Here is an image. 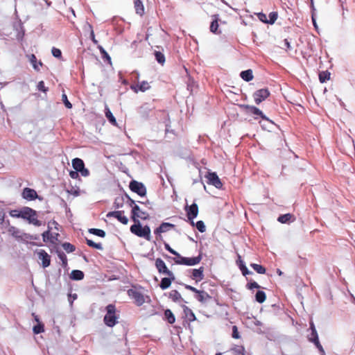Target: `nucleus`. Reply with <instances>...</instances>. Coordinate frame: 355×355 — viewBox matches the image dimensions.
<instances>
[{
	"label": "nucleus",
	"instance_id": "31",
	"mask_svg": "<svg viewBox=\"0 0 355 355\" xmlns=\"http://www.w3.org/2000/svg\"><path fill=\"white\" fill-rule=\"evenodd\" d=\"M84 277V273L81 270H74L71 273V278L73 280H81Z\"/></svg>",
	"mask_w": 355,
	"mask_h": 355
},
{
	"label": "nucleus",
	"instance_id": "52",
	"mask_svg": "<svg viewBox=\"0 0 355 355\" xmlns=\"http://www.w3.org/2000/svg\"><path fill=\"white\" fill-rule=\"evenodd\" d=\"M313 343L315 345V346L317 347V349H318V350L320 352L322 355H325L324 349H323L322 346L321 345L319 340H317V341H315Z\"/></svg>",
	"mask_w": 355,
	"mask_h": 355
},
{
	"label": "nucleus",
	"instance_id": "18",
	"mask_svg": "<svg viewBox=\"0 0 355 355\" xmlns=\"http://www.w3.org/2000/svg\"><path fill=\"white\" fill-rule=\"evenodd\" d=\"M22 196L26 200H33L37 198V194L34 189L30 188H25L23 190Z\"/></svg>",
	"mask_w": 355,
	"mask_h": 355
},
{
	"label": "nucleus",
	"instance_id": "34",
	"mask_svg": "<svg viewBox=\"0 0 355 355\" xmlns=\"http://www.w3.org/2000/svg\"><path fill=\"white\" fill-rule=\"evenodd\" d=\"M10 216L13 218H23L24 207L21 209H13L10 211Z\"/></svg>",
	"mask_w": 355,
	"mask_h": 355
},
{
	"label": "nucleus",
	"instance_id": "53",
	"mask_svg": "<svg viewBox=\"0 0 355 355\" xmlns=\"http://www.w3.org/2000/svg\"><path fill=\"white\" fill-rule=\"evenodd\" d=\"M234 351L236 355H241L245 353V348L243 346H239L234 349Z\"/></svg>",
	"mask_w": 355,
	"mask_h": 355
},
{
	"label": "nucleus",
	"instance_id": "19",
	"mask_svg": "<svg viewBox=\"0 0 355 355\" xmlns=\"http://www.w3.org/2000/svg\"><path fill=\"white\" fill-rule=\"evenodd\" d=\"M196 299L201 303H206L211 297L205 291L198 290L195 295Z\"/></svg>",
	"mask_w": 355,
	"mask_h": 355
},
{
	"label": "nucleus",
	"instance_id": "12",
	"mask_svg": "<svg viewBox=\"0 0 355 355\" xmlns=\"http://www.w3.org/2000/svg\"><path fill=\"white\" fill-rule=\"evenodd\" d=\"M184 315L182 316L183 318V325L186 326L187 323L188 325H189V323L191 322L195 321L196 320V315L193 313V312L189 309L188 307L184 306Z\"/></svg>",
	"mask_w": 355,
	"mask_h": 355
},
{
	"label": "nucleus",
	"instance_id": "28",
	"mask_svg": "<svg viewBox=\"0 0 355 355\" xmlns=\"http://www.w3.org/2000/svg\"><path fill=\"white\" fill-rule=\"evenodd\" d=\"M181 73H182L183 72H184L187 76V78H188V81H187V89L189 90H191V92H193V87L194 85V81L193 80H192L190 76H189L188 74V72H187V68L183 66L182 67V69L180 70V71Z\"/></svg>",
	"mask_w": 355,
	"mask_h": 355
},
{
	"label": "nucleus",
	"instance_id": "21",
	"mask_svg": "<svg viewBox=\"0 0 355 355\" xmlns=\"http://www.w3.org/2000/svg\"><path fill=\"white\" fill-rule=\"evenodd\" d=\"M237 266H239L240 270L241 271L243 276H246L247 275L252 274V271H250L245 266V262L241 259V257L239 256V259L236 261Z\"/></svg>",
	"mask_w": 355,
	"mask_h": 355
},
{
	"label": "nucleus",
	"instance_id": "56",
	"mask_svg": "<svg viewBox=\"0 0 355 355\" xmlns=\"http://www.w3.org/2000/svg\"><path fill=\"white\" fill-rule=\"evenodd\" d=\"M69 176L72 179H77L78 178L79 175H78V173L75 170L74 171H71L69 172Z\"/></svg>",
	"mask_w": 355,
	"mask_h": 355
},
{
	"label": "nucleus",
	"instance_id": "6",
	"mask_svg": "<svg viewBox=\"0 0 355 355\" xmlns=\"http://www.w3.org/2000/svg\"><path fill=\"white\" fill-rule=\"evenodd\" d=\"M72 166L78 173L83 177H87L89 175V171L85 167L83 161L80 158H74L72 159Z\"/></svg>",
	"mask_w": 355,
	"mask_h": 355
},
{
	"label": "nucleus",
	"instance_id": "15",
	"mask_svg": "<svg viewBox=\"0 0 355 355\" xmlns=\"http://www.w3.org/2000/svg\"><path fill=\"white\" fill-rule=\"evenodd\" d=\"M155 266L159 272L166 274L169 277H172V279H174L173 273L167 269L165 263L162 259H156Z\"/></svg>",
	"mask_w": 355,
	"mask_h": 355
},
{
	"label": "nucleus",
	"instance_id": "37",
	"mask_svg": "<svg viewBox=\"0 0 355 355\" xmlns=\"http://www.w3.org/2000/svg\"><path fill=\"white\" fill-rule=\"evenodd\" d=\"M164 315L169 323H173L175 322V318L174 315L173 314V313L170 310H168V309L166 310L165 313H164Z\"/></svg>",
	"mask_w": 355,
	"mask_h": 355
},
{
	"label": "nucleus",
	"instance_id": "35",
	"mask_svg": "<svg viewBox=\"0 0 355 355\" xmlns=\"http://www.w3.org/2000/svg\"><path fill=\"white\" fill-rule=\"evenodd\" d=\"M330 78V73L327 71H322L319 73L320 82L323 83H325Z\"/></svg>",
	"mask_w": 355,
	"mask_h": 355
},
{
	"label": "nucleus",
	"instance_id": "44",
	"mask_svg": "<svg viewBox=\"0 0 355 355\" xmlns=\"http://www.w3.org/2000/svg\"><path fill=\"white\" fill-rule=\"evenodd\" d=\"M62 247L67 252H72L75 250L74 246L69 243H63Z\"/></svg>",
	"mask_w": 355,
	"mask_h": 355
},
{
	"label": "nucleus",
	"instance_id": "60",
	"mask_svg": "<svg viewBox=\"0 0 355 355\" xmlns=\"http://www.w3.org/2000/svg\"><path fill=\"white\" fill-rule=\"evenodd\" d=\"M311 18H312V22H313V26L315 27V28H318V25H317V23H316V20L314 17V15H313V12L312 13V16H311Z\"/></svg>",
	"mask_w": 355,
	"mask_h": 355
},
{
	"label": "nucleus",
	"instance_id": "16",
	"mask_svg": "<svg viewBox=\"0 0 355 355\" xmlns=\"http://www.w3.org/2000/svg\"><path fill=\"white\" fill-rule=\"evenodd\" d=\"M107 218L114 217L124 225H126L128 222V218L125 216H124L123 213L121 211H115L109 212L107 214Z\"/></svg>",
	"mask_w": 355,
	"mask_h": 355
},
{
	"label": "nucleus",
	"instance_id": "25",
	"mask_svg": "<svg viewBox=\"0 0 355 355\" xmlns=\"http://www.w3.org/2000/svg\"><path fill=\"white\" fill-rule=\"evenodd\" d=\"M105 114L106 118L107 119V120L110 121V123H112L114 126H117L116 120L107 105L105 106Z\"/></svg>",
	"mask_w": 355,
	"mask_h": 355
},
{
	"label": "nucleus",
	"instance_id": "22",
	"mask_svg": "<svg viewBox=\"0 0 355 355\" xmlns=\"http://www.w3.org/2000/svg\"><path fill=\"white\" fill-rule=\"evenodd\" d=\"M28 60L31 63L33 68L36 71H40V67L42 65L41 61H37L36 56L34 54L27 55Z\"/></svg>",
	"mask_w": 355,
	"mask_h": 355
},
{
	"label": "nucleus",
	"instance_id": "63",
	"mask_svg": "<svg viewBox=\"0 0 355 355\" xmlns=\"http://www.w3.org/2000/svg\"><path fill=\"white\" fill-rule=\"evenodd\" d=\"M254 324L256 325V326H261L262 325V322L259 320H256L254 322Z\"/></svg>",
	"mask_w": 355,
	"mask_h": 355
},
{
	"label": "nucleus",
	"instance_id": "17",
	"mask_svg": "<svg viewBox=\"0 0 355 355\" xmlns=\"http://www.w3.org/2000/svg\"><path fill=\"white\" fill-rule=\"evenodd\" d=\"M150 85L147 81H142L137 85H130V89L135 93H138L139 91L144 92L150 89Z\"/></svg>",
	"mask_w": 355,
	"mask_h": 355
},
{
	"label": "nucleus",
	"instance_id": "36",
	"mask_svg": "<svg viewBox=\"0 0 355 355\" xmlns=\"http://www.w3.org/2000/svg\"><path fill=\"white\" fill-rule=\"evenodd\" d=\"M196 229L201 233H203L206 231V227L202 220H198L196 223H194V226Z\"/></svg>",
	"mask_w": 355,
	"mask_h": 355
},
{
	"label": "nucleus",
	"instance_id": "24",
	"mask_svg": "<svg viewBox=\"0 0 355 355\" xmlns=\"http://www.w3.org/2000/svg\"><path fill=\"white\" fill-rule=\"evenodd\" d=\"M134 6L136 13L142 16L145 12V9L143 3L141 0H134Z\"/></svg>",
	"mask_w": 355,
	"mask_h": 355
},
{
	"label": "nucleus",
	"instance_id": "26",
	"mask_svg": "<svg viewBox=\"0 0 355 355\" xmlns=\"http://www.w3.org/2000/svg\"><path fill=\"white\" fill-rule=\"evenodd\" d=\"M174 225L168 223H162L158 228H157L155 231V234H161L163 232H166L171 230Z\"/></svg>",
	"mask_w": 355,
	"mask_h": 355
},
{
	"label": "nucleus",
	"instance_id": "33",
	"mask_svg": "<svg viewBox=\"0 0 355 355\" xmlns=\"http://www.w3.org/2000/svg\"><path fill=\"white\" fill-rule=\"evenodd\" d=\"M250 267L252 268L259 274H265L266 273V270L261 265L252 263L250 264Z\"/></svg>",
	"mask_w": 355,
	"mask_h": 355
},
{
	"label": "nucleus",
	"instance_id": "55",
	"mask_svg": "<svg viewBox=\"0 0 355 355\" xmlns=\"http://www.w3.org/2000/svg\"><path fill=\"white\" fill-rule=\"evenodd\" d=\"M170 297L173 300V302H176L178 300V291H172L170 293Z\"/></svg>",
	"mask_w": 355,
	"mask_h": 355
},
{
	"label": "nucleus",
	"instance_id": "11",
	"mask_svg": "<svg viewBox=\"0 0 355 355\" xmlns=\"http://www.w3.org/2000/svg\"><path fill=\"white\" fill-rule=\"evenodd\" d=\"M131 204L130 205L132 207V217L134 220H135L136 218H141V219H146L148 216V214L144 211L140 209V207L135 204V201L132 200H130Z\"/></svg>",
	"mask_w": 355,
	"mask_h": 355
},
{
	"label": "nucleus",
	"instance_id": "48",
	"mask_svg": "<svg viewBox=\"0 0 355 355\" xmlns=\"http://www.w3.org/2000/svg\"><path fill=\"white\" fill-rule=\"evenodd\" d=\"M232 338L235 339H239L240 338V334L238 330V328L236 326L234 325L232 327Z\"/></svg>",
	"mask_w": 355,
	"mask_h": 355
},
{
	"label": "nucleus",
	"instance_id": "23",
	"mask_svg": "<svg viewBox=\"0 0 355 355\" xmlns=\"http://www.w3.org/2000/svg\"><path fill=\"white\" fill-rule=\"evenodd\" d=\"M212 17H213V19H212V21L211 22L210 27H209L210 31L214 34H217L218 33V27H219L218 15H214L212 16Z\"/></svg>",
	"mask_w": 355,
	"mask_h": 355
},
{
	"label": "nucleus",
	"instance_id": "38",
	"mask_svg": "<svg viewBox=\"0 0 355 355\" xmlns=\"http://www.w3.org/2000/svg\"><path fill=\"white\" fill-rule=\"evenodd\" d=\"M278 17V14L277 12H271L268 18L267 24H273L275 21L277 20Z\"/></svg>",
	"mask_w": 355,
	"mask_h": 355
},
{
	"label": "nucleus",
	"instance_id": "1",
	"mask_svg": "<svg viewBox=\"0 0 355 355\" xmlns=\"http://www.w3.org/2000/svg\"><path fill=\"white\" fill-rule=\"evenodd\" d=\"M106 314L104 316L105 324L110 327H114L118 322V317L116 314V308L113 304H109L106 306Z\"/></svg>",
	"mask_w": 355,
	"mask_h": 355
},
{
	"label": "nucleus",
	"instance_id": "40",
	"mask_svg": "<svg viewBox=\"0 0 355 355\" xmlns=\"http://www.w3.org/2000/svg\"><path fill=\"white\" fill-rule=\"evenodd\" d=\"M309 340L311 343H314V342L317 341V340H319L318 334V332H317L315 328L313 329V331L311 333Z\"/></svg>",
	"mask_w": 355,
	"mask_h": 355
},
{
	"label": "nucleus",
	"instance_id": "13",
	"mask_svg": "<svg viewBox=\"0 0 355 355\" xmlns=\"http://www.w3.org/2000/svg\"><path fill=\"white\" fill-rule=\"evenodd\" d=\"M38 259L42 261L43 268H46L50 265L51 258L48 253L44 250H40L36 252Z\"/></svg>",
	"mask_w": 355,
	"mask_h": 355
},
{
	"label": "nucleus",
	"instance_id": "5",
	"mask_svg": "<svg viewBox=\"0 0 355 355\" xmlns=\"http://www.w3.org/2000/svg\"><path fill=\"white\" fill-rule=\"evenodd\" d=\"M185 211L190 225L191 226H194L193 219L196 218L198 214V205L196 202H193L191 205H187L185 207Z\"/></svg>",
	"mask_w": 355,
	"mask_h": 355
},
{
	"label": "nucleus",
	"instance_id": "51",
	"mask_svg": "<svg viewBox=\"0 0 355 355\" xmlns=\"http://www.w3.org/2000/svg\"><path fill=\"white\" fill-rule=\"evenodd\" d=\"M257 17H258V19H259L261 21H262V22H263V23H265V24H267L268 17H267V16H266L264 13H263V12H259V13L257 14Z\"/></svg>",
	"mask_w": 355,
	"mask_h": 355
},
{
	"label": "nucleus",
	"instance_id": "29",
	"mask_svg": "<svg viewBox=\"0 0 355 355\" xmlns=\"http://www.w3.org/2000/svg\"><path fill=\"white\" fill-rule=\"evenodd\" d=\"M293 217V216L291 214H282L278 216L277 221L283 224L288 223Z\"/></svg>",
	"mask_w": 355,
	"mask_h": 355
},
{
	"label": "nucleus",
	"instance_id": "61",
	"mask_svg": "<svg viewBox=\"0 0 355 355\" xmlns=\"http://www.w3.org/2000/svg\"><path fill=\"white\" fill-rule=\"evenodd\" d=\"M166 248L168 251H170L171 253H173V254H178V253H177L175 250H172V248H171L169 247V245H167V244L166 245Z\"/></svg>",
	"mask_w": 355,
	"mask_h": 355
},
{
	"label": "nucleus",
	"instance_id": "41",
	"mask_svg": "<svg viewBox=\"0 0 355 355\" xmlns=\"http://www.w3.org/2000/svg\"><path fill=\"white\" fill-rule=\"evenodd\" d=\"M86 242H87V244L90 247L94 248L98 250L103 249L102 245L101 243H96L93 241L88 239H86Z\"/></svg>",
	"mask_w": 355,
	"mask_h": 355
},
{
	"label": "nucleus",
	"instance_id": "7",
	"mask_svg": "<svg viewBox=\"0 0 355 355\" xmlns=\"http://www.w3.org/2000/svg\"><path fill=\"white\" fill-rule=\"evenodd\" d=\"M205 178L207 179V184L214 186L216 189L222 188V182L216 172L208 171Z\"/></svg>",
	"mask_w": 355,
	"mask_h": 355
},
{
	"label": "nucleus",
	"instance_id": "14",
	"mask_svg": "<svg viewBox=\"0 0 355 355\" xmlns=\"http://www.w3.org/2000/svg\"><path fill=\"white\" fill-rule=\"evenodd\" d=\"M128 293L138 306H141L145 302L144 296L139 291L129 290Z\"/></svg>",
	"mask_w": 355,
	"mask_h": 355
},
{
	"label": "nucleus",
	"instance_id": "46",
	"mask_svg": "<svg viewBox=\"0 0 355 355\" xmlns=\"http://www.w3.org/2000/svg\"><path fill=\"white\" fill-rule=\"evenodd\" d=\"M246 287L249 290H252L254 288H259L260 286L258 284L257 282L252 281L247 284Z\"/></svg>",
	"mask_w": 355,
	"mask_h": 355
},
{
	"label": "nucleus",
	"instance_id": "57",
	"mask_svg": "<svg viewBox=\"0 0 355 355\" xmlns=\"http://www.w3.org/2000/svg\"><path fill=\"white\" fill-rule=\"evenodd\" d=\"M146 40L149 42V44H155L156 42L154 41L153 38L151 37V35H146Z\"/></svg>",
	"mask_w": 355,
	"mask_h": 355
},
{
	"label": "nucleus",
	"instance_id": "62",
	"mask_svg": "<svg viewBox=\"0 0 355 355\" xmlns=\"http://www.w3.org/2000/svg\"><path fill=\"white\" fill-rule=\"evenodd\" d=\"M23 37H24V33H18L17 38V40H22Z\"/></svg>",
	"mask_w": 355,
	"mask_h": 355
},
{
	"label": "nucleus",
	"instance_id": "32",
	"mask_svg": "<svg viewBox=\"0 0 355 355\" xmlns=\"http://www.w3.org/2000/svg\"><path fill=\"white\" fill-rule=\"evenodd\" d=\"M171 277L168 276V277H164V278H162V279L161 281L160 287L163 290H164V289L168 288L171 286Z\"/></svg>",
	"mask_w": 355,
	"mask_h": 355
},
{
	"label": "nucleus",
	"instance_id": "9",
	"mask_svg": "<svg viewBox=\"0 0 355 355\" xmlns=\"http://www.w3.org/2000/svg\"><path fill=\"white\" fill-rule=\"evenodd\" d=\"M269 96L270 92L266 88L258 89L253 94L254 102L257 105L266 100Z\"/></svg>",
	"mask_w": 355,
	"mask_h": 355
},
{
	"label": "nucleus",
	"instance_id": "54",
	"mask_svg": "<svg viewBox=\"0 0 355 355\" xmlns=\"http://www.w3.org/2000/svg\"><path fill=\"white\" fill-rule=\"evenodd\" d=\"M37 89L44 92H46V88L44 86V83L43 81H40L37 85Z\"/></svg>",
	"mask_w": 355,
	"mask_h": 355
},
{
	"label": "nucleus",
	"instance_id": "59",
	"mask_svg": "<svg viewBox=\"0 0 355 355\" xmlns=\"http://www.w3.org/2000/svg\"><path fill=\"white\" fill-rule=\"evenodd\" d=\"M284 46L286 47L287 49H291V43H290V42L287 39H285L284 40Z\"/></svg>",
	"mask_w": 355,
	"mask_h": 355
},
{
	"label": "nucleus",
	"instance_id": "64",
	"mask_svg": "<svg viewBox=\"0 0 355 355\" xmlns=\"http://www.w3.org/2000/svg\"><path fill=\"white\" fill-rule=\"evenodd\" d=\"M311 1V8L312 9V12H313L315 11V7H314V4H313V0H310Z\"/></svg>",
	"mask_w": 355,
	"mask_h": 355
},
{
	"label": "nucleus",
	"instance_id": "30",
	"mask_svg": "<svg viewBox=\"0 0 355 355\" xmlns=\"http://www.w3.org/2000/svg\"><path fill=\"white\" fill-rule=\"evenodd\" d=\"M266 299V293L263 291H258L255 294V300L261 304L265 302Z\"/></svg>",
	"mask_w": 355,
	"mask_h": 355
},
{
	"label": "nucleus",
	"instance_id": "39",
	"mask_svg": "<svg viewBox=\"0 0 355 355\" xmlns=\"http://www.w3.org/2000/svg\"><path fill=\"white\" fill-rule=\"evenodd\" d=\"M89 232L94 235H96L100 237H104L105 236V232L100 229H89Z\"/></svg>",
	"mask_w": 355,
	"mask_h": 355
},
{
	"label": "nucleus",
	"instance_id": "49",
	"mask_svg": "<svg viewBox=\"0 0 355 355\" xmlns=\"http://www.w3.org/2000/svg\"><path fill=\"white\" fill-rule=\"evenodd\" d=\"M62 101L64 104V105L67 107V108H71L72 107V105L71 103L68 101L67 99V96L65 94H62Z\"/></svg>",
	"mask_w": 355,
	"mask_h": 355
},
{
	"label": "nucleus",
	"instance_id": "58",
	"mask_svg": "<svg viewBox=\"0 0 355 355\" xmlns=\"http://www.w3.org/2000/svg\"><path fill=\"white\" fill-rule=\"evenodd\" d=\"M184 286L187 289L190 290V291L194 292L195 293H196V292L198 291L197 288H196L195 287H193L190 285L185 284Z\"/></svg>",
	"mask_w": 355,
	"mask_h": 355
},
{
	"label": "nucleus",
	"instance_id": "3",
	"mask_svg": "<svg viewBox=\"0 0 355 355\" xmlns=\"http://www.w3.org/2000/svg\"><path fill=\"white\" fill-rule=\"evenodd\" d=\"M22 218L28 220L30 224H33L35 226L41 225V222L37 220L36 211L30 207H24V216Z\"/></svg>",
	"mask_w": 355,
	"mask_h": 355
},
{
	"label": "nucleus",
	"instance_id": "45",
	"mask_svg": "<svg viewBox=\"0 0 355 355\" xmlns=\"http://www.w3.org/2000/svg\"><path fill=\"white\" fill-rule=\"evenodd\" d=\"M33 332L35 334H38L40 333H42L44 331V325L42 324H38L37 325H35L33 327Z\"/></svg>",
	"mask_w": 355,
	"mask_h": 355
},
{
	"label": "nucleus",
	"instance_id": "50",
	"mask_svg": "<svg viewBox=\"0 0 355 355\" xmlns=\"http://www.w3.org/2000/svg\"><path fill=\"white\" fill-rule=\"evenodd\" d=\"M51 53L55 58H61L62 53L59 49L53 47L51 50Z\"/></svg>",
	"mask_w": 355,
	"mask_h": 355
},
{
	"label": "nucleus",
	"instance_id": "42",
	"mask_svg": "<svg viewBox=\"0 0 355 355\" xmlns=\"http://www.w3.org/2000/svg\"><path fill=\"white\" fill-rule=\"evenodd\" d=\"M42 238H43V241L44 242H47V241L53 242V236H51L49 230H48L47 231L44 232L42 234Z\"/></svg>",
	"mask_w": 355,
	"mask_h": 355
},
{
	"label": "nucleus",
	"instance_id": "47",
	"mask_svg": "<svg viewBox=\"0 0 355 355\" xmlns=\"http://www.w3.org/2000/svg\"><path fill=\"white\" fill-rule=\"evenodd\" d=\"M86 26L88 28V30L90 31V37H91V39L92 40L94 44H97L98 42L95 39V35H94V31L92 29V26L89 24H87Z\"/></svg>",
	"mask_w": 355,
	"mask_h": 355
},
{
	"label": "nucleus",
	"instance_id": "4",
	"mask_svg": "<svg viewBox=\"0 0 355 355\" xmlns=\"http://www.w3.org/2000/svg\"><path fill=\"white\" fill-rule=\"evenodd\" d=\"M239 106L241 108L245 110L248 112H250L256 116H259L263 121H266L272 125L274 124V122L272 120L269 119L258 107L249 105H240Z\"/></svg>",
	"mask_w": 355,
	"mask_h": 355
},
{
	"label": "nucleus",
	"instance_id": "10",
	"mask_svg": "<svg viewBox=\"0 0 355 355\" xmlns=\"http://www.w3.org/2000/svg\"><path fill=\"white\" fill-rule=\"evenodd\" d=\"M130 189L140 196H144L146 193L145 186L136 180H132L130 183Z\"/></svg>",
	"mask_w": 355,
	"mask_h": 355
},
{
	"label": "nucleus",
	"instance_id": "2",
	"mask_svg": "<svg viewBox=\"0 0 355 355\" xmlns=\"http://www.w3.org/2000/svg\"><path fill=\"white\" fill-rule=\"evenodd\" d=\"M130 231L137 236L145 238L148 241L150 239V230L148 226L141 227L140 223L135 224L130 227Z\"/></svg>",
	"mask_w": 355,
	"mask_h": 355
},
{
	"label": "nucleus",
	"instance_id": "27",
	"mask_svg": "<svg viewBox=\"0 0 355 355\" xmlns=\"http://www.w3.org/2000/svg\"><path fill=\"white\" fill-rule=\"evenodd\" d=\"M241 78L246 81L249 82L253 79V74L252 69H247L245 71H242L240 73Z\"/></svg>",
	"mask_w": 355,
	"mask_h": 355
},
{
	"label": "nucleus",
	"instance_id": "8",
	"mask_svg": "<svg viewBox=\"0 0 355 355\" xmlns=\"http://www.w3.org/2000/svg\"><path fill=\"white\" fill-rule=\"evenodd\" d=\"M202 256L199 254L197 257H185L179 254V265L195 266L200 263Z\"/></svg>",
	"mask_w": 355,
	"mask_h": 355
},
{
	"label": "nucleus",
	"instance_id": "43",
	"mask_svg": "<svg viewBox=\"0 0 355 355\" xmlns=\"http://www.w3.org/2000/svg\"><path fill=\"white\" fill-rule=\"evenodd\" d=\"M155 55V58L159 63H160V64L164 63L165 58H164V55L162 53L156 51Z\"/></svg>",
	"mask_w": 355,
	"mask_h": 355
},
{
	"label": "nucleus",
	"instance_id": "20",
	"mask_svg": "<svg viewBox=\"0 0 355 355\" xmlns=\"http://www.w3.org/2000/svg\"><path fill=\"white\" fill-rule=\"evenodd\" d=\"M203 271V267H200L198 269H192L191 277L196 282L201 281L204 277Z\"/></svg>",
	"mask_w": 355,
	"mask_h": 355
}]
</instances>
